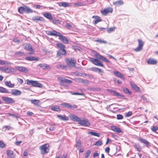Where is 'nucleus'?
<instances>
[{"instance_id": "nucleus-1", "label": "nucleus", "mask_w": 158, "mask_h": 158, "mask_svg": "<svg viewBox=\"0 0 158 158\" xmlns=\"http://www.w3.org/2000/svg\"><path fill=\"white\" fill-rule=\"evenodd\" d=\"M94 56L97 58H90V61L95 65L105 67L99 59L102 60L106 63H110V61L106 58L98 53L95 54Z\"/></svg>"}, {"instance_id": "nucleus-2", "label": "nucleus", "mask_w": 158, "mask_h": 158, "mask_svg": "<svg viewBox=\"0 0 158 158\" xmlns=\"http://www.w3.org/2000/svg\"><path fill=\"white\" fill-rule=\"evenodd\" d=\"M46 34L49 35L58 36L60 40L63 43L65 44L69 43V40L66 37L63 36L60 33L55 30H52L51 31H46Z\"/></svg>"}, {"instance_id": "nucleus-3", "label": "nucleus", "mask_w": 158, "mask_h": 158, "mask_svg": "<svg viewBox=\"0 0 158 158\" xmlns=\"http://www.w3.org/2000/svg\"><path fill=\"white\" fill-rule=\"evenodd\" d=\"M56 47L60 49L59 51L57 52L56 56L60 58L61 56L65 55L66 54V51L65 49V46L61 43H58L56 44Z\"/></svg>"}, {"instance_id": "nucleus-4", "label": "nucleus", "mask_w": 158, "mask_h": 158, "mask_svg": "<svg viewBox=\"0 0 158 158\" xmlns=\"http://www.w3.org/2000/svg\"><path fill=\"white\" fill-rule=\"evenodd\" d=\"M39 149L40 151L41 154L44 155L49 152L50 149L49 144L48 143L44 144L40 146Z\"/></svg>"}, {"instance_id": "nucleus-5", "label": "nucleus", "mask_w": 158, "mask_h": 158, "mask_svg": "<svg viewBox=\"0 0 158 158\" xmlns=\"http://www.w3.org/2000/svg\"><path fill=\"white\" fill-rule=\"evenodd\" d=\"M113 11V8L112 7H108L101 10L100 12L102 15L106 16L108 14L112 13Z\"/></svg>"}, {"instance_id": "nucleus-6", "label": "nucleus", "mask_w": 158, "mask_h": 158, "mask_svg": "<svg viewBox=\"0 0 158 158\" xmlns=\"http://www.w3.org/2000/svg\"><path fill=\"white\" fill-rule=\"evenodd\" d=\"M65 60L68 66L73 67L75 66L76 63V61L75 60L67 58L65 59Z\"/></svg>"}, {"instance_id": "nucleus-7", "label": "nucleus", "mask_w": 158, "mask_h": 158, "mask_svg": "<svg viewBox=\"0 0 158 158\" xmlns=\"http://www.w3.org/2000/svg\"><path fill=\"white\" fill-rule=\"evenodd\" d=\"M2 100L6 103L8 104H13L15 102V101L14 99L12 98L3 96L2 98Z\"/></svg>"}, {"instance_id": "nucleus-8", "label": "nucleus", "mask_w": 158, "mask_h": 158, "mask_svg": "<svg viewBox=\"0 0 158 158\" xmlns=\"http://www.w3.org/2000/svg\"><path fill=\"white\" fill-rule=\"evenodd\" d=\"M138 46L137 47L134 49V50L136 52H138L141 51L143 45V43L142 40L138 39Z\"/></svg>"}, {"instance_id": "nucleus-9", "label": "nucleus", "mask_w": 158, "mask_h": 158, "mask_svg": "<svg viewBox=\"0 0 158 158\" xmlns=\"http://www.w3.org/2000/svg\"><path fill=\"white\" fill-rule=\"evenodd\" d=\"M14 70V69L13 68L0 67V71L6 73H10L13 72Z\"/></svg>"}, {"instance_id": "nucleus-10", "label": "nucleus", "mask_w": 158, "mask_h": 158, "mask_svg": "<svg viewBox=\"0 0 158 158\" xmlns=\"http://www.w3.org/2000/svg\"><path fill=\"white\" fill-rule=\"evenodd\" d=\"M79 124L85 127H89L90 125V123L88 120L84 118L82 120L80 119Z\"/></svg>"}, {"instance_id": "nucleus-11", "label": "nucleus", "mask_w": 158, "mask_h": 158, "mask_svg": "<svg viewBox=\"0 0 158 158\" xmlns=\"http://www.w3.org/2000/svg\"><path fill=\"white\" fill-rule=\"evenodd\" d=\"M57 79L60 81V84L61 85H62L64 83L71 84L72 82V81L62 77H57Z\"/></svg>"}, {"instance_id": "nucleus-12", "label": "nucleus", "mask_w": 158, "mask_h": 158, "mask_svg": "<svg viewBox=\"0 0 158 158\" xmlns=\"http://www.w3.org/2000/svg\"><path fill=\"white\" fill-rule=\"evenodd\" d=\"M61 105L64 107H68L70 109H75L77 108V106L75 104H72L69 103L63 102Z\"/></svg>"}, {"instance_id": "nucleus-13", "label": "nucleus", "mask_w": 158, "mask_h": 158, "mask_svg": "<svg viewBox=\"0 0 158 158\" xmlns=\"http://www.w3.org/2000/svg\"><path fill=\"white\" fill-rule=\"evenodd\" d=\"M7 156L11 158H15L16 154L14 151L10 150H8L6 151Z\"/></svg>"}, {"instance_id": "nucleus-14", "label": "nucleus", "mask_w": 158, "mask_h": 158, "mask_svg": "<svg viewBox=\"0 0 158 158\" xmlns=\"http://www.w3.org/2000/svg\"><path fill=\"white\" fill-rule=\"evenodd\" d=\"M107 90L110 93L113 95H115L118 97H124V96L120 94L119 93L111 89H107Z\"/></svg>"}, {"instance_id": "nucleus-15", "label": "nucleus", "mask_w": 158, "mask_h": 158, "mask_svg": "<svg viewBox=\"0 0 158 158\" xmlns=\"http://www.w3.org/2000/svg\"><path fill=\"white\" fill-rule=\"evenodd\" d=\"M23 46L24 47V48L26 50L29 51L33 50L31 45L27 43L23 44Z\"/></svg>"}, {"instance_id": "nucleus-16", "label": "nucleus", "mask_w": 158, "mask_h": 158, "mask_svg": "<svg viewBox=\"0 0 158 158\" xmlns=\"http://www.w3.org/2000/svg\"><path fill=\"white\" fill-rule=\"evenodd\" d=\"M147 62L148 64L155 65L157 64V61L155 59L150 58L147 60Z\"/></svg>"}, {"instance_id": "nucleus-17", "label": "nucleus", "mask_w": 158, "mask_h": 158, "mask_svg": "<svg viewBox=\"0 0 158 158\" xmlns=\"http://www.w3.org/2000/svg\"><path fill=\"white\" fill-rule=\"evenodd\" d=\"M138 139L140 142L144 144L147 147L150 146V143L147 140L141 138H139Z\"/></svg>"}, {"instance_id": "nucleus-18", "label": "nucleus", "mask_w": 158, "mask_h": 158, "mask_svg": "<svg viewBox=\"0 0 158 158\" xmlns=\"http://www.w3.org/2000/svg\"><path fill=\"white\" fill-rule=\"evenodd\" d=\"M11 94L14 96L19 95L21 94L20 91L16 89H12L11 90Z\"/></svg>"}, {"instance_id": "nucleus-19", "label": "nucleus", "mask_w": 158, "mask_h": 158, "mask_svg": "<svg viewBox=\"0 0 158 158\" xmlns=\"http://www.w3.org/2000/svg\"><path fill=\"white\" fill-rule=\"evenodd\" d=\"M113 73L116 76L122 78L123 80L125 79V77H124L123 75L119 72L117 71H114L113 72Z\"/></svg>"}, {"instance_id": "nucleus-20", "label": "nucleus", "mask_w": 158, "mask_h": 158, "mask_svg": "<svg viewBox=\"0 0 158 158\" xmlns=\"http://www.w3.org/2000/svg\"><path fill=\"white\" fill-rule=\"evenodd\" d=\"M111 130L114 131L119 133L122 132L121 129L118 127L115 126H112L111 127Z\"/></svg>"}, {"instance_id": "nucleus-21", "label": "nucleus", "mask_w": 158, "mask_h": 158, "mask_svg": "<svg viewBox=\"0 0 158 158\" xmlns=\"http://www.w3.org/2000/svg\"><path fill=\"white\" fill-rule=\"evenodd\" d=\"M32 86L36 87H38L40 88H42L43 87V85L38 82L37 81H33Z\"/></svg>"}, {"instance_id": "nucleus-22", "label": "nucleus", "mask_w": 158, "mask_h": 158, "mask_svg": "<svg viewBox=\"0 0 158 158\" xmlns=\"http://www.w3.org/2000/svg\"><path fill=\"white\" fill-rule=\"evenodd\" d=\"M17 70L21 72L27 73L28 72L27 69L25 68L22 66H17L16 67Z\"/></svg>"}, {"instance_id": "nucleus-23", "label": "nucleus", "mask_w": 158, "mask_h": 158, "mask_svg": "<svg viewBox=\"0 0 158 158\" xmlns=\"http://www.w3.org/2000/svg\"><path fill=\"white\" fill-rule=\"evenodd\" d=\"M130 85L133 89L136 92L140 91V89L139 87L134 83L131 82Z\"/></svg>"}, {"instance_id": "nucleus-24", "label": "nucleus", "mask_w": 158, "mask_h": 158, "mask_svg": "<svg viewBox=\"0 0 158 158\" xmlns=\"http://www.w3.org/2000/svg\"><path fill=\"white\" fill-rule=\"evenodd\" d=\"M57 117L61 120L68 121L69 119V117L65 115H58Z\"/></svg>"}, {"instance_id": "nucleus-25", "label": "nucleus", "mask_w": 158, "mask_h": 158, "mask_svg": "<svg viewBox=\"0 0 158 158\" xmlns=\"http://www.w3.org/2000/svg\"><path fill=\"white\" fill-rule=\"evenodd\" d=\"M91 69L92 71L95 72H98V73L100 74L103 73L104 72L103 70H102L101 69L97 67L92 68Z\"/></svg>"}, {"instance_id": "nucleus-26", "label": "nucleus", "mask_w": 158, "mask_h": 158, "mask_svg": "<svg viewBox=\"0 0 158 158\" xmlns=\"http://www.w3.org/2000/svg\"><path fill=\"white\" fill-rule=\"evenodd\" d=\"M30 101L32 103H33L36 106H39L40 105V102L39 100H30Z\"/></svg>"}, {"instance_id": "nucleus-27", "label": "nucleus", "mask_w": 158, "mask_h": 158, "mask_svg": "<svg viewBox=\"0 0 158 158\" xmlns=\"http://www.w3.org/2000/svg\"><path fill=\"white\" fill-rule=\"evenodd\" d=\"M39 66L44 69H51V67L49 65L44 63L39 64Z\"/></svg>"}, {"instance_id": "nucleus-28", "label": "nucleus", "mask_w": 158, "mask_h": 158, "mask_svg": "<svg viewBox=\"0 0 158 158\" xmlns=\"http://www.w3.org/2000/svg\"><path fill=\"white\" fill-rule=\"evenodd\" d=\"M70 118L73 121L78 122V124L81 119L78 117L74 115H71L70 116Z\"/></svg>"}, {"instance_id": "nucleus-29", "label": "nucleus", "mask_w": 158, "mask_h": 158, "mask_svg": "<svg viewBox=\"0 0 158 158\" xmlns=\"http://www.w3.org/2000/svg\"><path fill=\"white\" fill-rule=\"evenodd\" d=\"M5 84L6 86L10 88H14L15 86V84H12L10 81H5Z\"/></svg>"}, {"instance_id": "nucleus-30", "label": "nucleus", "mask_w": 158, "mask_h": 158, "mask_svg": "<svg viewBox=\"0 0 158 158\" xmlns=\"http://www.w3.org/2000/svg\"><path fill=\"white\" fill-rule=\"evenodd\" d=\"M43 15L44 17L49 20H52L53 19L52 15L49 13H46Z\"/></svg>"}, {"instance_id": "nucleus-31", "label": "nucleus", "mask_w": 158, "mask_h": 158, "mask_svg": "<svg viewBox=\"0 0 158 158\" xmlns=\"http://www.w3.org/2000/svg\"><path fill=\"white\" fill-rule=\"evenodd\" d=\"M24 55V53L21 51H17L15 53V55L16 57H21Z\"/></svg>"}, {"instance_id": "nucleus-32", "label": "nucleus", "mask_w": 158, "mask_h": 158, "mask_svg": "<svg viewBox=\"0 0 158 158\" xmlns=\"http://www.w3.org/2000/svg\"><path fill=\"white\" fill-rule=\"evenodd\" d=\"M25 59L27 60L31 61L34 60L37 61L38 60V58L33 56L26 57H25Z\"/></svg>"}, {"instance_id": "nucleus-33", "label": "nucleus", "mask_w": 158, "mask_h": 158, "mask_svg": "<svg viewBox=\"0 0 158 158\" xmlns=\"http://www.w3.org/2000/svg\"><path fill=\"white\" fill-rule=\"evenodd\" d=\"M0 93L8 94L9 93V91L6 88L0 86Z\"/></svg>"}, {"instance_id": "nucleus-34", "label": "nucleus", "mask_w": 158, "mask_h": 158, "mask_svg": "<svg viewBox=\"0 0 158 158\" xmlns=\"http://www.w3.org/2000/svg\"><path fill=\"white\" fill-rule=\"evenodd\" d=\"M59 5L64 7H69L70 6V3L66 2H60Z\"/></svg>"}, {"instance_id": "nucleus-35", "label": "nucleus", "mask_w": 158, "mask_h": 158, "mask_svg": "<svg viewBox=\"0 0 158 158\" xmlns=\"http://www.w3.org/2000/svg\"><path fill=\"white\" fill-rule=\"evenodd\" d=\"M32 20L34 21L37 22L38 21H43L44 20V19L41 17L40 16H35L34 17L32 18Z\"/></svg>"}, {"instance_id": "nucleus-36", "label": "nucleus", "mask_w": 158, "mask_h": 158, "mask_svg": "<svg viewBox=\"0 0 158 158\" xmlns=\"http://www.w3.org/2000/svg\"><path fill=\"white\" fill-rule=\"evenodd\" d=\"M19 12L21 14H23L24 12H25V6L24 7L21 6L18 8Z\"/></svg>"}, {"instance_id": "nucleus-37", "label": "nucleus", "mask_w": 158, "mask_h": 158, "mask_svg": "<svg viewBox=\"0 0 158 158\" xmlns=\"http://www.w3.org/2000/svg\"><path fill=\"white\" fill-rule=\"evenodd\" d=\"M113 4L116 6H119L123 4V2L122 0H118L114 2Z\"/></svg>"}, {"instance_id": "nucleus-38", "label": "nucleus", "mask_w": 158, "mask_h": 158, "mask_svg": "<svg viewBox=\"0 0 158 158\" xmlns=\"http://www.w3.org/2000/svg\"><path fill=\"white\" fill-rule=\"evenodd\" d=\"M52 110L55 111H61L59 107L57 106H53L51 107Z\"/></svg>"}, {"instance_id": "nucleus-39", "label": "nucleus", "mask_w": 158, "mask_h": 158, "mask_svg": "<svg viewBox=\"0 0 158 158\" xmlns=\"http://www.w3.org/2000/svg\"><path fill=\"white\" fill-rule=\"evenodd\" d=\"M88 134H90L92 135L96 136L98 137H99L100 135V133H98L92 131H89L88 132Z\"/></svg>"}, {"instance_id": "nucleus-40", "label": "nucleus", "mask_w": 158, "mask_h": 158, "mask_svg": "<svg viewBox=\"0 0 158 158\" xmlns=\"http://www.w3.org/2000/svg\"><path fill=\"white\" fill-rule=\"evenodd\" d=\"M11 63L10 62H8L7 61H5L1 60H0V65H8L10 64Z\"/></svg>"}, {"instance_id": "nucleus-41", "label": "nucleus", "mask_w": 158, "mask_h": 158, "mask_svg": "<svg viewBox=\"0 0 158 158\" xmlns=\"http://www.w3.org/2000/svg\"><path fill=\"white\" fill-rule=\"evenodd\" d=\"M33 12V10L31 8H30L28 6H25V12L27 14L32 13Z\"/></svg>"}, {"instance_id": "nucleus-42", "label": "nucleus", "mask_w": 158, "mask_h": 158, "mask_svg": "<svg viewBox=\"0 0 158 158\" xmlns=\"http://www.w3.org/2000/svg\"><path fill=\"white\" fill-rule=\"evenodd\" d=\"M74 5L75 6L77 7L78 6H82L84 5L83 3L81 2H79L77 3H74Z\"/></svg>"}, {"instance_id": "nucleus-43", "label": "nucleus", "mask_w": 158, "mask_h": 158, "mask_svg": "<svg viewBox=\"0 0 158 158\" xmlns=\"http://www.w3.org/2000/svg\"><path fill=\"white\" fill-rule=\"evenodd\" d=\"M123 91L124 93L126 94H131V92L130 91L129 89L127 88H124Z\"/></svg>"}, {"instance_id": "nucleus-44", "label": "nucleus", "mask_w": 158, "mask_h": 158, "mask_svg": "<svg viewBox=\"0 0 158 158\" xmlns=\"http://www.w3.org/2000/svg\"><path fill=\"white\" fill-rule=\"evenodd\" d=\"M56 67L58 68L61 69H64L66 67V66L61 64H58L56 65Z\"/></svg>"}, {"instance_id": "nucleus-45", "label": "nucleus", "mask_w": 158, "mask_h": 158, "mask_svg": "<svg viewBox=\"0 0 158 158\" xmlns=\"http://www.w3.org/2000/svg\"><path fill=\"white\" fill-rule=\"evenodd\" d=\"M76 147H78V149L81 147V140L79 139H78L77 142Z\"/></svg>"}, {"instance_id": "nucleus-46", "label": "nucleus", "mask_w": 158, "mask_h": 158, "mask_svg": "<svg viewBox=\"0 0 158 158\" xmlns=\"http://www.w3.org/2000/svg\"><path fill=\"white\" fill-rule=\"evenodd\" d=\"M115 29V27H110L108 29V30H107V31L108 32V33H110L113 31Z\"/></svg>"}, {"instance_id": "nucleus-47", "label": "nucleus", "mask_w": 158, "mask_h": 158, "mask_svg": "<svg viewBox=\"0 0 158 158\" xmlns=\"http://www.w3.org/2000/svg\"><path fill=\"white\" fill-rule=\"evenodd\" d=\"M6 146V144L2 141L0 140V148H5Z\"/></svg>"}, {"instance_id": "nucleus-48", "label": "nucleus", "mask_w": 158, "mask_h": 158, "mask_svg": "<svg viewBox=\"0 0 158 158\" xmlns=\"http://www.w3.org/2000/svg\"><path fill=\"white\" fill-rule=\"evenodd\" d=\"M135 145L137 151L140 152L142 149V148L140 146V144H135Z\"/></svg>"}, {"instance_id": "nucleus-49", "label": "nucleus", "mask_w": 158, "mask_h": 158, "mask_svg": "<svg viewBox=\"0 0 158 158\" xmlns=\"http://www.w3.org/2000/svg\"><path fill=\"white\" fill-rule=\"evenodd\" d=\"M102 144V142L101 140H98L97 141L95 144H94V145L95 146H100Z\"/></svg>"}, {"instance_id": "nucleus-50", "label": "nucleus", "mask_w": 158, "mask_h": 158, "mask_svg": "<svg viewBox=\"0 0 158 158\" xmlns=\"http://www.w3.org/2000/svg\"><path fill=\"white\" fill-rule=\"evenodd\" d=\"M95 41H96V42H99L100 43H103V44H106V42L105 41H104V40H99V39H98V40H96Z\"/></svg>"}, {"instance_id": "nucleus-51", "label": "nucleus", "mask_w": 158, "mask_h": 158, "mask_svg": "<svg viewBox=\"0 0 158 158\" xmlns=\"http://www.w3.org/2000/svg\"><path fill=\"white\" fill-rule=\"evenodd\" d=\"M90 153L91 151L89 150H87L85 154V157L87 158L89 156Z\"/></svg>"}, {"instance_id": "nucleus-52", "label": "nucleus", "mask_w": 158, "mask_h": 158, "mask_svg": "<svg viewBox=\"0 0 158 158\" xmlns=\"http://www.w3.org/2000/svg\"><path fill=\"white\" fill-rule=\"evenodd\" d=\"M132 114V113L131 111H129L125 113V116L126 117H129L131 116Z\"/></svg>"}, {"instance_id": "nucleus-53", "label": "nucleus", "mask_w": 158, "mask_h": 158, "mask_svg": "<svg viewBox=\"0 0 158 158\" xmlns=\"http://www.w3.org/2000/svg\"><path fill=\"white\" fill-rule=\"evenodd\" d=\"M117 116V119L118 120L122 119L123 118V115L120 114H118Z\"/></svg>"}, {"instance_id": "nucleus-54", "label": "nucleus", "mask_w": 158, "mask_h": 158, "mask_svg": "<svg viewBox=\"0 0 158 158\" xmlns=\"http://www.w3.org/2000/svg\"><path fill=\"white\" fill-rule=\"evenodd\" d=\"M27 84L28 85H32L33 80H29L28 79H27L26 80Z\"/></svg>"}, {"instance_id": "nucleus-55", "label": "nucleus", "mask_w": 158, "mask_h": 158, "mask_svg": "<svg viewBox=\"0 0 158 158\" xmlns=\"http://www.w3.org/2000/svg\"><path fill=\"white\" fill-rule=\"evenodd\" d=\"M151 129L153 131L156 132L158 130V127L157 126H153Z\"/></svg>"}, {"instance_id": "nucleus-56", "label": "nucleus", "mask_w": 158, "mask_h": 158, "mask_svg": "<svg viewBox=\"0 0 158 158\" xmlns=\"http://www.w3.org/2000/svg\"><path fill=\"white\" fill-rule=\"evenodd\" d=\"M65 27L68 29H70L72 28V26L69 23H67L66 24Z\"/></svg>"}, {"instance_id": "nucleus-57", "label": "nucleus", "mask_w": 158, "mask_h": 158, "mask_svg": "<svg viewBox=\"0 0 158 158\" xmlns=\"http://www.w3.org/2000/svg\"><path fill=\"white\" fill-rule=\"evenodd\" d=\"M71 93L72 95H82L83 94L82 93H76L74 92H71Z\"/></svg>"}, {"instance_id": "nucleus-58", "label": "nucleus", "mask_w": 158, "mask_h": 158, "mask_svg": "<svg viewBox=\"0 0 158 158\" xmlns=\"http://www.w3.org/2000/svg\"><path fill=\"white\" fill-rule=\"evenodd\" d=\"M114 80L115 82H116L118 84H120L122 83V81H120L119 80H118L117 81L116 78H114Z\"/></svg>"}, {"instance_id": "nucleus-59", "label": "nucleus", "mask_w": 158, "mask_h": 158, "mask_svg": "<svg viewBox=\"0 0 158 158\" xmlns=\"http://www.w3.org/2000/svg\"><path fill=\"white\" fill-rule=\"evenodd\" d=\"M53 23L54 24H57V23H60V21L59 20H54L52 21Z\"/></svg>"}, {"instance_id": "nucleus-60", "label": "nucleus", "mask_w": 158, "mask_h": 158, "mask_svg": "<svg viewBox=\"0 0 158 158\" xmlns=\"http://www.w3.org/2000/svg\"><path fill=\"white\" fill-rule=\"evenodd\" d=\"M102 21V19H96L94 21V24H97L99 22H100Z\"/></svg>"}, {"instance_id": "nucleus-61", "label": "nucleus", "mask_w": 158, "mask_h": 158, "mask_svg": "<svg viewBox=\"0 0 158 158\" xmlns=\"http://www.w3.org/2000/svg\"><path fill=\"white\" fill-rule=\"evenodd\" d=\"M41 6L39 5H35L34 6V7L36 9H40Z\"/></svg>"}, {"instance_id": "nucleus-62", "label": "nucleus", "mask_w": 158, "mask_h": 158, "mask_svg": "<svg viewBox=\"0 0 158 158\" xmlns=\"http://www.w3.org/2000/svg\"><path fill=\"white\" fill-rule=\"evenodd\" d=\"M17 80L19 82L20 84H22L23 82V80L20 78H17Z\"/></svg>"}, {"instance_id": "nucleus-63", "label": "nucleus", "mask_w": 158, "mask_h": 158, "mask_svg": "<svg viewBox=\"0 0 158 158\" xmlns=\"http://www.w3.org/2000/svg\"><path fill=\"white\" fill-rule=\"evenodd\" d=\"M28 152L27 150L26 149L24 150V153H23V155L24 156H27L28 155Z\"/></svg>"}, {"instance_id": "nucleus-64", "label": "nucleus", "mask_w": 158, "mask_h": 158, "mask_svg": "<svg viewBox=\"0 0 158 158\" xmlns=\"http://www.w3.org/2000/svg\"><path fill=\"white\" fill-rule=\"evenodd\" d=\"M110 148L109 147H107L106 148H105V151L107 153H109L110 152Z\"/></svg>"}]
</instances>
